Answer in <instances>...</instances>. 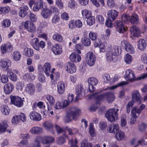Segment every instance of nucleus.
Segmentation results:
<instances>
[{
  "label": "nucleus",
  "mask_w": 147,
  "mask_h": 147,
  "mask_svg": "<svg viewBox=\"0 0 147 147\" xmlns=\"http://www.w3.org/2000/svg\"><path fill=\"white\" fill-rule=\"evenodd\" d=\"M121 19L122 21H117L116 22L117 30L120 33H123L127 29L123 21L125 22L128 20L133 25L137 24L139 21V16L136 14H132L131 16L124 14L121 16Z\"/></svg>",
  "instance_id": "1"
},
{
  "label": "nucleus",
  "mask_w": 147,
  "mask_h": 147,
  "mask_svg": "<svg viewBox=\"0 0 147 147\" xmlns=\"http://www.w3.org/2000/svg\"><path fill=\"white\" fill-rule=\"evenodd\" d=\"M55 141L54 138L52 136H46L43 137L40 136L37 137L35 140V144L34 147H40V141L44 144H47L44 147H49V144L52 143Z\"/></svg>",
  "instance_id": "2"
},
{
  "label": "nucleus",
  "mask_w": 147,
  "mask_h": 147,
  "mask_svg": "<svg viewBox=\"0 0 147 147\" xmlns=\"http://www.w3.org/2000/svg\"><path fill=\"white\" fill-rule=\"evenodd\" d=\"M132 100L129 102L126 106V112L129 113L130 111V108H131L134 104V102H137L138 104L141 103L140 94L138 90H134L131 93Z\"/></svg>",
  "instance_id": "3"
},
{
  "label": "nucleus",
  "mask_w": 147,
  "mask_h": 147,
  "mask_svg": "<svg viewBox=\"0 0 147 147\" xmlns=\"http://www.w3.org/2000/svg\"><path fill=\"white\" fill-rule=\"evenodd\" d=\"M70 109V113L65 118V121L67 122H69L72 119L76 120L81 114V111L78 108L72 107Z\"/></svg>",
  "instance_id": "4"
},
{
  "label": "nucleus",
  "mask_w": 147,
  "mask_h": 147,
  "mask_svg": "<svg viewBox=\"0 0 147 147\" xmlns=\"http://www.w3.org/2000/svg\"><path fill=\"white\" fill-rule=\"evenodd\" d=\"M107 15L108 20H106L105 25L108 27H112L113 24L112 22L117 18L118 12L115 9L110 10L108 11Z\"/></svg>",
  "instance_id": "5"
},
{
  "label": "nucleus",
  "mask_w": 147,
  "mask_h": 147,
  "mask_svg": "<svg viewBox=\"0 0 147 147\" xmlns=\"http://www.w3.org/2000/svg\"><path fill=\"white\" fill-rule=\"evenodd\" d=\"M105 115L109 121L113 122L118 117V113L115 112V109L112 108L107 111Z\"/></svg>",
  "instance_id": "6"
},
{
  "label": "nucleus",
  "mask_w": 147,
  "mask_h": 147,
  "mask_svg": "<svg viewBox=\"0 0 147 147\" xmlns=\"http://www.w3.org/2000/svg\"><path fill=\"white\" fill-rule=\"evenodd\" d=\"M86 59L88 64L90 66H92L95 63L96 58L92 52H89L86 55Z\"/></svg>",
  "instance_id": "7"
},
{
  "label": "nucleus",
  "mask_w": 147,
  "mask_h": 147,
  "mask_svg": "<svg viewBox=\"0 0 147 147\" xmlns=\"http://www.w3.org/2000/svg\"><path fill=\"white\" fill-rule=\"evenodd\" d=\"M36 90L34 85L32 83L27 84L25 88L24 92L26 94L30 96H32L35 94Z\"/></svg>",
  "instance_id": "8"
},
{
  "label": "nucleus",
  "mask_w": 147,
  "mask_h": 147,
  "mask_svg": "<svg viewBox=\"0 0 147 147\" xmlns=\"http://www.w3.org/2000/svg\"><path fill=\"white\" fill-rule=\"evenodd\" d=\"M11 102L18 107H22L23 103L22 98L17 96H10Z\"/></svg>",
  "instance_id": "9"
},
{
  "label": "nucleus",
  "mask_w": 147,
  "mask_h": 147,
  "mask_svg": "<svg viewBox=\"0 0 147 147\" xmlns=\"http://www.w3.org/2000/svg\"><path fill=\"white\" fill-rule=\"evenodd\" d=\"M0 49L1 53L3 55L7 53H9L12 51L13 47L10 43L4 44L1 45Z\"/></svg>",
  "instance_id": "10"
},
{
  "label": "nucleus",
  "mask_w": 147,
  "mask_h": 147,
  "mask_svg": "<svg viewBox=\"0 0 147 147\" xmlns=\"http://www.w3.org/2000/svg\"><path fill=\"white\" fill-rule=\"evenodd\" d=\"M67 131H68L69 135L67 136L65 135V136L69 139V144L70 145V147H77L76 145L77 141L75 138H73L72 140L70 139V137L72 138V136L73 135V133L72 132V130L70 128H68L67 129Z\"/></svg>",
  "instance_id": "11"
},
{
  "label": "nucleus",
  "mask_w": 147,
  "mask_h": 147,
  "mask_svg": "<svg viewBox=\"0 0 147 147\" xmlns=\"http://www.w3.org/2000/svg\"><path fill=\"white\" fill-rule=\"evenodd\" d=\"M57 86L58 94H62L65 91V88L67 87V85L63 81H60L58 82Z\"/></svg>",
  "instance_id": "12"
},
{
  "label": "nucleus",
  "mask_w": 147,
  "mask_h": 147,
  "mask_svg": "<svg viewBox=\"0 0 147 147\" xmlns=\"http://www.w3.org/2000/svg\"><path fill=\"white\" fill-rule=\"evenodd\" d=\"M11 61L9 58H4L0 60V66L3 68H8L11 65Z\"/></svg>",
  "instance_id": "13"
},
{
  "label": "nucleus",
  "mask_w": 147,
  "mask_h": 147,
  "mask_svg": "<svg viewBox=\"0 0 147 147\" xmlns=\"http://www.w3.org/2000/svg\"><path fill=\"white\" fill-rule=\"evenodd\" d=\"M29 116L31 119L34 121H38L41 119V116L40 114L35 111L31 112Z\"/></svg>",
  "instance_id": "14"
},
{
  "label": "nucleus",
  "mask_w": 147,
  "mask_h": 147,
  "mask_svg": "<svg viewBox=\"0 0 147 147\" xmlns=\"http://www.w3.org/2000/svg\"><path fill=\"white\" fill-rule=\"evenodd\" d=\"M14 88L13 84L11 83H9L6 84L4 86V91L5 94H9L12 92Z\"/></svg>",
  "instance_id": "15"
},
{
  "label": "nucleus",
  "mask_w": 147,
  "mask_h": 147,
  "mask_svg": "<svg viewBox=\"0 0 147 147\" xmlns=\"http://www.w3.org/2000/svg\"><path fill=\"white\" fill-rule=\"evenodd\" d=\"M20 11L19 13V16L22 17L24 18L27 14V11L29 8L26 5H24L20 7L19 8Z\"/></svg>",
  "instance_id": "16"
},
{
  "label": "nucleus",
  "mask_w": 147,
  "mask_h": 147,
  "mask_svg": "<svg viewBox=\"0 0 147 147\" xmlns=\"http://www.w3.org/2000/svg\"><path fill=\"white\" fill-rule=\"evenodd\" d=\"M52 50L53 52L55 55H60L63 52L61 46L58 44H56L54 45Z\"/></svg>",
  "instance_id": "17"
},
{
  "label": "nucleus",
  "mask_w": 147,
  "mask_h": 147,
  "mask_svg": "<svg viewBox=\"0 0 147 147\" xmlns=\"http://www.w3.org/2000/svg\"><path fill=\"white\" fill-rule=\"evenodd\" d=\"M66 70L68 72L73 74L76 71V68L74 64L69 62L66 64Z\"/></svg>",
  "instance_id": "18"
},
{
  "label": "nucleus",
  "mask_w": 147,
  "mask_h": 147,
  "mask_svg": "<svg viewBox=\"0 0 147 147\" xmlns=\"http://www.w3.org/2000/svg\"><path fill=\"white\" fill-rule=\"evenodd\" d=\"M119 129L118 124L117 123H113L109 125L107 130L109 132L115 134L118 131Z\"/></svg>",
  "instance_id": "19"
},
{
  "label": "nucleus",
  "mask_w": 147,
  "mask_h": 147,
  "mask_svg": "<svg viewBox=\"0 0 147 147\" xmlns=\"http://www.w3.org/2000/svg\"><path fill=\"white\" fill-rule=\"evenodd\" d=\"M76 92L77 93V96L75 101H77L82 97V92L83 91V87L82 85H78L76 87Z\"/></svg>",
  "instance_id": "20"
},
{
  "label": "nucleus",
  "mask_w": 147,
  "mask_h": 147,
  "mask_svg": "<svg viewBox=\"0 0 147 147\" xmlns=\"http://www.w3.org/2000/svg\"><path fill=\"white\" fill-rule=\"evenodd\" d=\"M125 77L127 78L128 80L131 81L136 80V76L135 74L132 70L128 69L126 71Z\"/></svg>",
  "instance_id": "21"
},
{
  "label": "nucleus",
  "mask_w": 147,
  "mask_h": 147,
  "mask_svg": "<svg viewBox=\"0 0 147 147\" xmlns=\"http://www.w3.org/2000/svg\"><path fill=\"white\" fill-rule=\"evenodd\" d=\"M8 126L7 122L6 120H3L0 122V134L5 132L6 128Z\"/></svg>",
  "instance_id": "22"
},
{
  "label": "nucleus",
  "mask_w": 147,
  "mask_h": 147,
  "mask_svg": "<svg viewBox=\"0 0 147 147\" xmlns=\"http://www.w3.org/2000/svg\"><path fill=\"white\" fill-rule=\"evenodd\" d=\"M42 125L46 130L49 131H51L53 127V123L50 121L45 122L42 124Z\"/></svg>",
  "instance_id": "23"
},
{
  "label": "nucleus",
  "mask_w": 147,
  "mask_h": 147,
  "mask_svg": "<svg viewBox=\"0 0 147 147\" xmlns=\"http://www.w3.org/2000/svg\"><path fill=\"white\" fill-rule=\"evenodd\" d=\"M130 31L131 34L135 36L138 37L140 35V31L139 28L136 26L131 27Z\"/></svg>",
  "instance_id": "24"
},
{
  "label": "nucleus",
  "mask_w": 147,
  "mask_h": 147,
  "mask_svg": "<svg viewBox=\"0 0 147 147\" xmlns=\"http://www.w3.org/2000/svg\"><path fill=\"white\" fill-rule=\"evenodd\" d=\"M70 60L73 62H78L81 60L80 56L74 53H72L69 56Z\"/></svg>",
  "instance_id": "25"
},
{
  "label": "nucleus",
  "mask_w": 147,
  "mask_h": 147,
  "mask_svg": "<svg viewBox=\"0 0 147 147\" xmlns=\"http://www.w3.org/2000/svg\"><path fill=\"white\" fill-rule=\"evenodd\" d=\"M41 15L45 19H49L51 17V15L48 10L47 7L43 8L41 12Z\"/></svg>",
  "instance_id": "26"
},
{
  "label": "nucleus",
  "mask_w": 147,
  "mask_h": 147,
  "mask_svg": "<svg viewBox=\"0 0 147 147\" xmlns=\"http://www.w3.org/2000/svg\"><path fill=\"white\" fill-rule=\"evenodd\" d=\"M43 7V0H37L36 2L35 3L33 7L34 11H37L40 8Z\"/></svg>",
  "instance_id": "27"
},
{
  "label": "nucleus",
  "mask_w": 147,
  "mask_h": 147,
  "mask_svg": "<svg viewBox=\"0 0 147 147\" xmlns=\"http://www.w3.org/2000/svg\"><path fill=\"white\" fill-rule=\"evenodd\" d=\"M51 68V66L50 63H46L44 64L43 67V70L47 76H50Z\"/></svg>",
  "instance_id": "28"
},
{
  "label": "nucleus",
  "mask_w": 147,
  "mask_h": 147,
  "mask_svg": "<svg viewBox=\"0 0 147 147\" xmlns=\"http://www.w3.org/2000/svg\"><path fill=\"white\" fill-rule=\"evenodd\" d=\"M138 42V48L141 50H144L147 45V41L143 39H140Z\"/></svg>",
  "instance_id": "29"
},
{
  "label": "nucleus",
  "mask_w": 147,
  "mask_h": 147,
  "mask_svg": "<svg viewBox=\"0 0 147 147\" xmlns=\"http://www.w3.org/2000/svg\"><path fill=\"white\" fill-rule=\"evenodd\" d=\"M42 131V128L38 127H33L30 130V132L33 134H39Z\"/></svg>",
  "instance_id": "30"
},
{
  "label": "nucleus",
  "mask_w": 147,
  "mask_h": 147,
  "mask_svg": "<svg viewBox=\"0 0 147 147\" xmlns=\"http://www.w3.org/2000/svg\"><path fill=\"white\" fill-rule=\"evenodd\" d=\"M22 57L20 53L18 51H15L13 53L12 57L13 60L15 61L20 60Z\"/></svg>",
  "instance_id": "31"
},
{
  "label": "nucleus",
  "mask_w": 147,
  "mask_h": 147,
  "mask_svg": "<svg viewBox=\"0 0 147 147\" xmlns=\"http://www.w3.org/2000/svg\"><path fill=\"white\" fill-rule=\"evenodd\" d=\"M38 39L37 38H34L31 40L30 43L34 49L37 51H39L40 49L38 45Z\"/></svg>",
  "instance_id": "32"
},
{
  "label": "nucleus",
  "mask_w": 147,
  "mask_h": 147,
  "mask_svg": "<svg viewBox=\"0 0 147 147\" xmlns=\"http://www.w3.org/2000/svg\"><path fill=\"white\" fill-rule=\"evenodd\" d=\"M121 47L119 46H114L110 50L112 52L113 54L115 56L119 55L121 53Z\"/></svg>",
  "instance_id": "33"
},
{
  "label": "nucleus",
  "mask_w": 147,
  "mask_h": 147,
  "mask_svg": "<svg viewBox=\"0 0 147 147\" xmlns=\"http://www.w3.org/2000/svg\"><path fill=\"white\" fill-rule=\"evenodd\" d=\"M7 75L9 78L12 81L15 82L17 80V76L11 70H9L7 71Z\"/></svg>",
  "instance_id": "34"
},
{
  "label": "nucleus",
  "mask_w": 147,
  "mask_h": 147,
  "mask_svg": "<svg viewBox=\"0 0 147 147\" xmlns=\"http://www.w3.org/2000/svg\"><path fill=\"white\" fill-rule=\"evenodd\" d=\"M24 54L27 57H31L33 55L34 51L30 48L26 47L24 49Z\"/></svg>",
  "instance_id": "35"
},
{
  "label": "nucleus",
  "mask_w": 147,
  "mask_h": 147,
  "mask_svg": "<svg viewBox=\"0 0 147 147\" xmlns=\"http://www.w3.org/2000/svg\"><path fill=\"white\" fill-rule=\"evenodd\" d=\"M105 96L106 99L108 103H111L114 100L115 97L113 93L107 92L106 93Z\"/></svg>",
  "instance_id": "36"
},
{
  "label": "nucleus",
  "mask_w": 147,
  "mask_h": 147,
  "mask_svg": "<svg viewBox=\"0 0 147 147\" xmlns=\"http://www.w3.org/2000/svg\"><path fill=\"white\" fill-rule=\"evenodd\" d=\"M45 98L47 103H49L51 106L53 105L55 102V98L51 95H47Z\"/></svg>",
  "instance_id": "37"
},
{
  "label": "nucleus",
  "mask_w": 147,
  "mask_h": 147,
  "mask_svg": "<svg viewBox=\"0 0 147 147\" xmlns=\"http://www.w3.org/2000/svg\"><path fill=\"white\" fill-rule=\"evenodd\" d=\"M116 58V56L113 54L110 50L107 51L106 53V58L109 62L113 61Z\"/></svg>",
  "instance_id": "38"
},
{
  "label": "nucleus",
  "mask_w": 147,
  "mask_h": 147,
  "mask_svg": "<svg viewBox=\"0 0 147 147\" xmlns=\"http://www.w3.org/2000/svg\"><path fill=\"white\" fill-rule=\"evenodd\" d=\"M1 111L4 115H7L10 112L9 109L7 105H3L1 107Z\"/></svg>",
  "instance_id": "39"
},
{
  "label": "nucleus",
  "mask_w": 147,
  "mask_h": 147,
  "mask_svg": "<svg viewBox=\"0 0 147 147\" xmlns=\"http://www.w3.org/2000/svg\"><path fill=\"white\" fill-rule=\"evenodd\" d=\"M125 49L126 51L131 54L134 53V50L132 45L129 43H127L125 46Z\"/></svg>",
  "instance_id": "40"
},
{
  "label": "nucleus",
  "mask_w": 147,
  "mask_h": 147,
  "mask_svg": "<svg viewBox=\"0 0 147 147\" xmlns=\"http://www.w3.org/2000/svg\"><path fill=\"white\" fill-rule=\"evenodd\" d=\"M115 135L117 139L118 140H120L123 139L124 138L125 134L123 132L121 131H119Z\"/></svg>",
  "instance_id": "41"
},
{
  "label": "nucleus",
  "mask_w": 147,
  "mask_h": 147,
  "mask_svg": "<svg viewBox=\"0 0 147 147\" xmlns=\"http://www.w3.org/2000/svg\"><path fill=\"white\" fill-rule=\"evenodd\" d=\"M106 93L98 96V94L96 98V104L99 105V102L106 99Z\"/></svg>",
  "instance_id": "42"
},
{
  "label": "nucleus",
  "mask_w": 147,
  "mask_h": 147,
  "mask_svg": "<svg viewBox=\"0 0 147 147\" xmlns=\"http://www.w3.org/2000/svg\"><path fill=\"white\" fill-rule=\"evenodd\" d=\"M20 122L19 116L18 115H14L11 119V122L14 125L17 124Z\"/></svg>",
  "instance_id": "43"
},
{
  "label": "nucleus",
  "mask_w": 147,
  "mask_h": 147,
  "mask_svg": "<svg viewBox=\"0 0 147 147\" xmlns=\"http://www.w3.org/2000/svg\"><path fill=\"white\" fill-rule=\"evenodd\" d=\"M98 82L97 79L94 77L89 78L88 80V82L90 85H95L97 84Z\"/></svg>",
  "instance_id": "44"
},
{
  "label": "nucleus",
  "mask_w": 147,
  "mask_h": 147,
  "mask_svg": "<svg viewBox=\"0 0 147 147\" xmlns=\"http://www.w3.org/2000/svg\"><path fill=\"white\" fill-rule=\"evenodd\" d=\"M147 127V124L144 123H142L138 126V131L140 132H144L145 131V129Z\"/></svg>",
  "instance_id": "45"
},
{
  "label": "nucleus",
  "mask_w": 147,
  "mask_h": 147,
  "mask_svg": "<svg viewBox=\"0 0 147 147\" xmlns=\"http://www.w3.org/2000/svg\"><path fill=\"white\" fill-rule=\"evenodd\" d=\"M23 78L24 79L30 81L34 80L35 78V77L33 74L28 73L25 74L23 76Z\"/></svg>",
  "instance_id": "46"
},
{
  "label": "nucleus",
  "mask_w": 147,
  "mask_h": 147,
  "mask_svg": "<svg viewBox=\"0 0 147 147\" xmlns=\"http://www.w3.org/2000/svg\"><path fill=\"white\" fill-rule=\"evenodd\" d=\"M36 27L35 24L32 22L30 23V26L27 31L30 32L34 33L36 32Z\"/></svg>",
  "instance_id": "47"
},
{
  "label": "nucleus",
  "mask_w": 147,
  "mask_h": 147,
  "mask_svg": "<svg viewBox=\"0 0 147 147\" xmlns=\"http://www.w3.org/2000/svg\"><path fill=\"white\" fill-rule=\"evenodd\" d=\"M53 40L59 42H61L62 40V37L60 34L56 33L53 36Z\"/></svg>",
  "instance_id": "48"
},
{
  "label": "nucleus",
  "mask_w": 147,
  "mask_h": 147,
  "mask_svg": "<svg viewBox=\"0 0 147 147\" xmlns=\"http://www.w3.org/2000/svg\"><path fill=\"white\" fill-rule=\"evenodd\" d=\"M81 42L76 45L75 46V48L77 53H81V50H82L83 49V41L81 39Z\"/></svg>",
  "instance_id": "49"
},
{
  "label": "nucleus",
  "mask_w": 147,
  "mask_h": 147,
  "mask_svg": "<svg viewBox=\"0 0 147 147\" xmlns=\"http://www.w3.org/2000/svg\"><path fill=\"white\" fill-rule=\"evenodd\" d=\"M11 24L10 20L8 19H5L2 22V24L3 26L5 28L9 27Z\"/></svg>",
  "instance_id": "50"
},
{
  "label": "nucleus",
  "mask_w": 147,
  "mask_h": 147,
  "mask_svg": "<svg viewBox=\"0 0 147 147\" xmlns=\"http://www.w3.org/2000/svg\"><path fill=\"white\" fill-rule=\"evenodd\" d=\"M133 60L132 57L129 54H126L125 57V61L127 64H130Z\"/></svg>",
  "instance_id": "51"
},
{
  "label": "nucleus",
  "mask_w": 147,
  "mask_h": 147,
  "mask_svg": "<svg viewBox=\"0 0 147 147\" xmlns=\"http://www.w3.org/2000/svg\"><path fill=\"white\" fill-rule=\"evenodd\" d=\"M87 19V22L88 25L91 26L94 23L95 20L94 16H92Z\"/></svg>",
  "instance_id": "52"
},
{
  "label": "nucleus",
  "mask_w": 147,
  "mask_h": 147,
  "mask_svg": "<svg viewBox=\"0 0 147 147\" xmlns=\"http://www.w3.org/2000/svg\"><path fill=\"white\" fill-rule=\"evenodd\" d=\"M30 23H32V22L29 20H26L23 22L21 24L23 27L27 30L30 26Z\"/></svg>",
  "instance_id": "53"
},
{
  "label": "nucleus",
  "mask_w": 147,
  "mask_h": 147,
  "mask_svg": "<svg viewBox=\"0 0 147 147\" xmlns=\"http://www.w3.org/2000/svg\"><path fill=\"white\" fill-rule=\"evenodd\" d=\"M60 19L59 16L58 15H55L52 19V22L53 24H56L59 22Z\"/></svg>",
  "instance_id": "54"
},
{
  "label": "nucleus",
  "mask_w": 147,
  "mask_h": 147,
  "mask_svg": "<svg viewBox=\"0 0 147 147\" xmlns=\"http://www.w3.org/2000/svg\"><path fill=\"white\" fill-rule=\"evenodd\" d=\"M55 5L59 9H62L63 7V4L61 0H56Z\"/></svg>",
  "instance_id": "55"
},
{
  "label": "nucleus",
  "mask_w": 147,
  "mask_h": 147,
  "mask_svg": "<svg viewBox=\"0 0 147 147\" xmlns=\"http://www.w3.org/2000/svg\"><path fill=\"white\" fill-rule=\"evenodd\" d=\"M89 131L91 136L92 137H94L95 136V133L94 129L93 128V125L90 123L89 125Z\"/></svg>",
  "instance_id": "56"
},
{
  "label": "nucleus",
  "mask_w": 147,
  "mask_h": 147,
  "mask_svg": "<svg viewBox=\"0 0 147 147\" xmlns=\"http://www.w3.org/2000/svg\"><path fill=\"white\" fill-rule=\"evenodd\" d=\"M48 10L51 15L52 13H55L58 11L57 9L53 5L50 6L49 8H48Z\"/></svg>",
  "instance_id": "57"
},
{
  "label": "nucleus",
  "mask_w": 147,
  "mask_h": 147,
  "mask_svg": "<svg viewBox=\"0 0 147 147\" xmlns=\"http://www.w3.org/2000/svg\"><path fill=\"white\" fill-rule=\"evenodd\" d=\"M50 78L51 80L54 79V77L56 80H58L59 78V74L58 72H56L53 74H50Z\"/></svg>",
  "instance_id": "58"
},
{
  "label": "nucleus",
  "mask_w": 147,
  "mask_h": 147,
  "mask_svg": "<svg viewBox=\"0 0 147 147\" xmlns=\"http://www.w3.org/2000/svg\"><path fill=\"white\" fill-rule=\"evenodd\" d=\"M7 76L6 75H2L1 78V82L3 84H6L8 81Z\"/></svg>",
  "instance_id": "59"
},
{
  "label": "nucleus",
  "mask_w": 147,
  "mask_h": 147,
  "mask_svg": "<svg viewBox=\"0 0 147 147\" xmlns=\"http://www.w3.org/2000/svg\"><path fill=\"white\" fill-rule=\"evenodd\" d=\"M128 83L125 81H123L118 83L116 86H114L111 87V89H114L119 86H122L127 84Z\"/></svg>",
  "instance_id": "60"
},
{
  "label": "nucleus",
  "mask_w": 147,
  "mask_h": 147,
  "mask_svg": "<svg viewBox=\"0 0 147 147\" xmlns=\"http://www.w3.org/2000/svg\"><path fill=\"white\" fill-rule=\"evenodd\" d=\"M90 41L88 38L86 37L84 38L83 40L84 45L88 47L90 45Z\"/></svg>",
  "instance_id": "61"
},
{
  "label": "nucleus",
  "mask_w": 147,
  "mask_h": 147,
  "mask_svg": "<svg viewBox=\"0 0 147 147\" xmlns=\"http://www.w3.org/2000/svg\"><path fill=\"white\" fill-rule=\"evenodd\" d=\"M89 36L92 40H94L96 39L97 35L96 33L91 31L89 34Z\"/></svg>",
  "instance_id": "62"
},
{
  "label": "nucleus",
  "mask_w": 147,
  "mask_h": 147,
  "mask_svg": "<svg viewBox=\"0 0 147 147\" xmlns=\"http://www.w3.org/2000/svg\"><path fill=\"white\" fill-rule=\"evenodd\" d=\"M28 143V141L27 140L23 139L19 142L18 145L20 147H24Z\"/></svg>",
  "instance_id": "63"
},
{
  "label": "nucleus",
  "mask_w": 147,
  "mask_h": 147,
  "mask_svg": "<svg viewBox=\"0 0 147 147\" xmlns=\"http://www.w3.org/2000/svg\"><path fill=\"white\" fill-rule=\"evenodd\" d=\"M68 7L71 9L75 8L76 6V4L74 1L72 0L70 1L68 4Z\"/></svg>",
  "instance_id": "64"
}]
</instances>
